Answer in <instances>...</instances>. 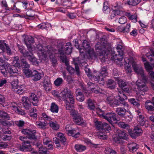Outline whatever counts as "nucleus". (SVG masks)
Listing matches in <instances>:
<instances>
[{"label": "nucleus", "mask_w": 154, "mask_h": 154, "mask_svg": "<svg viewBox=\"0 0 154 154\" xmlns=\"http://www.w3.org/2000/svg\"><path fill=\"white\" fill-rule=\"evenodd\" d=\"M132 66L134 71L138 75H140L142 79V80H138L136 82V85L138 87V89L139 90L140 94L143 95L145 92L148 90V88L145 84L146 79L144 74L143 70L142 68L138 67L137 65L133 64Z\"/></svg>", "instance_id": "obj_1"}, {"label": "nucleus", "mask_w": 154, "mask_h": 154, "mask_svg": "<svg viewBox=\"0 0 154 154\" xmlns=\"http://www.w3.org/2000/svg\"><path fill=\"white\" fill-rule=\"evenodd\" d=\"M24 41L27 47L28 51L25 50L23 46L19 45L17 46L19 52L24 57H26L29 59L33 55L32 53V47L31 44L33 40L32 38H29L28 36H25Z\"/></svg>", "instance_id": "obj_2"}, {"label": "nucleus", "mask_w": 154, "mask_h": 154, "mask_svg": "<svg viewBox=\"0 0 154 154\" xmlns=\"http://www.w3.org/2000/svg\"><path fill=\"white\" fill-rule=\"evenodd\" d=\"M62 96L63 99L65 101L66 109L67 110H69L72 107V105L74 103V99L73 94L70 90L67 88H65L62 92Z\"/></svg>", "instance_id": "obj_3"}, {"label": "nucleus", "mask_w": 154, "mask_h": 154, "mask_svg": "<svg viewBox=\"0 0 154 154\" xmlns=\"http://www.w3.org/2000/svg\"><path fill=\"white\" fill-rule=\"evenodd\" d=\"M122 46L120 45H118L116 47V50L118 54H115L114 52L111 55V59L114 61L117 64L120 66L123 65L122 62L123 58L124 53L122 50Z\"/></svg>", "instance_id": "obj_4"}, {"label": "nucleus", "mask_w": 154, "mask_h": 154, "mask_svg": "<svg viewBox=\"0 0 154 154\" xmlns=\"http://www.w3.org/2000/svg\"><path fill=\"white\" fill-rule=\"evenodd\" d=\"M107 74L106 68L104 67H102L101 68L100 73L98 72H95L93 75V77H92V80L97 81L99 84L103 85L105 83L103 78Z\"/></svg>", "instance_id": "obj_5"}, {"label": "nucleus", "mask_w": 154, "mask_h": 154, "mask_svg": "<svg viewBox=\"0 0 154 154\" xmlns=\"http://www.w3.org/2000/svg\"><path fill=\"white\" fill-rule=\"evenodd\" d=\"M99 112L101 113L100 115H102L103 118L106 120L111 124H112L113 122L115 121H118L119 120L116 118V113L113 112H111L105 114L100 109H99L97 112V113Z\"/></svg>", "instance_id": "obj_6"}, {"label": "nucleus", "mask_w": 154, "mask_h": 154, "mask_svg": "<svg viewBox=\"0 0 154 154\" xmlns=\"http://www.w3.org/2000/svg\"><path fill=\"white\" fill-rule=\"evenodd\" d=\"M64 46V45L63 43L59 44L57 46L58 54H60V56L61 55V54L60 53L59 51H60L63 52V53L61 55H62V54L65 55L64 54V52L65 54L67 55L70 54L72 52V47L70 42H69L66 43L63 50Z\"/></svg>", "instance_id": "obj_7"}, {"label": "nucleus", "mask_w": 154, "mask_h": 154, "mask_svg": "<svg viewBox=\"0 0 154 154\" xmlns=\"http://www.w3.org/2000/svg\"><path fill=\"white\" fill-rule=\"evenodd\" d=\"M106 102L111 106H117L119 105V102L112 94L106 95L105 100Z\"/></svg>", "instance_id": "obj_8"}, {"label": "nucleus", "mask_w": 154, "mask_h": 154, "mask_svg": "<svg viewBox=\"0 0 154 154\" xmlns=\"http://www.w3.org/2000/svg\"><path fill=\"white\" fill-rule=\"evenodd\" d=\"M60 54L62 55V52L60 51H59ZM60 58L61 60L63 63H65V65L67 66L66 70L68 71V72L71 74H73L75 72V69L74 68L70 66L69 65V61L66 58V57L65 55L62 54L60 57Z\"/></svg>", "instance_id": "obj_9"}, {"label": "nucleus", "mask_w": 154, "mask_h": 154, "mask_svg": "<svg viewBox=\"0 0 154 154\" xmlns=\"http://www.w3.org/2000/svg\"><path fill=\"white\" fill-rule=\"evenodd\" d=\"M110 47V43L106 41L102 40L101 42H98L95 45L96 49L103 51H106V49L108 50Z\"/></svg>", "instance_id": "obj_10"}, {"label": "nucleus", "mask_w": 154, "mask_h": 154, "mask_svg": "<svg viewBox=\"0 0 154 154\" xmlns=\"http://www.w3.org/2000/svg\"><path fill=\"white\" fill-rule=\"evenodd\" d=\"M21 132L23 134L26 135L27 137L29 139H36V137L35 136V134L36 133L35 130L27 128L23 129Z\"/></svg>", "instance_id": "obj_11"}, {"label": "nucleus", "mask_w": 154, "mask_h": 154, "mask_svg": "<svg viewBox=\"0 0 154 154\" xmlns=\"http://www.w3.org/2000/svg\"><path fill=\"white\" fill-rule=\"evenodd\" d=\"M143 133V131L140 126L137 125L135 127L133 131L131 129V131L129 133V135L133 139H135L137 137L141 135Z\"/></svg>", "instance_id": "obj_12"}, {"label": "nucleus", "mask_w": 154, "mask_h": 154, "mask_svg": "<svg viewBox=\"0 0 154 154\" xmlns=\"http://www.w3.org/2000/svg\"><path fill=\"white\" fill-rule=\"evenodd\" d=\"M94 121L96 128L98 130L103 129L109 130L111 129L109 125L105 122L102 123L101 122L98 121L97 119H95Z\"/></svg>", "instance_id": "obj_13"}, {"label": "nucleus", "mask_w": 154, "mask_h": 154, "mask_svg": "<svg viewBox=\"0 0 154 154\" xmlns=\"http://www.w3.org/2000/svg\"><path fill=\"white\" fill-rule=\"evenodd\" d=\"M44 76V74L43 72H39L36 70H33L32 71V77L35 81L39 80Z\"/></svg>", "instance_id": "obj_14"}, {"label": "nucleus", "mask_w": 154, "mask_h": 154, "mask_svg": "<svg viewBox=\"0 0 154 154\" xmlns=\"http://www.w3.org/2000/svg\"><path fill=\"white\" fill-rule=\"evenodd\" d=\"M5 65L7 68L8 72L10 74L17 73L18 70L17 66L14 65L11 66L10 64L7 62L5 63Z\"/></svg>", "instance_id": "obj_15"}, {"label": "nucleus", "mask_w": 154, "mask_h": 154, "mask_svg": "<svg viewBox=\"0 0 154 154\" xmlns=\"http://www.w3.org/2000/svg\"><path fill=\"white\" fill-rule=\"evenodd\" d=\"M22 145L20 146V150L23 151H27L31 149V146L30 142L29 141H27L25 142H23Z\"/></svg>", "instance_id": "obj_16"}, {"label": "nucleus", "mask_w": 154, "mask_h": 154, "mask_svg": "<svg viewBox=\"0 0 154 154\" xmlns=\"http://www.w3.org/2000/svg\"><path fill=\"white\" fill-rule=\"evenodd\" d=\"M22 101L24 106L26 109H29L31 108L30 101L27 97H23L22 98Z\"/></svg>", "instance_id": "obj_17"}, {"label": "nucleus", "mask_w": 154, "mask_h": 154, "mask_svg": "<svg viewBox=\"0 0 154 154\" xmlns=\"http://www.w3.org/2000/svg\"><path fill=\"white\" fill-rule=\"evenodd\" d=\"M128 148L130 152H134L139 148V146L135 143H131L128 144Z\"/></svg>", "instance_id": "obj_18"}, {"label": "nucleus", "mask_w": 154, "mask_h": 154, "mask_svg": "<svg viewBox=\"0 0 154 154\" xmlns=\"http://www.w3.org/2000/svg\"><path fill=\"white\" fill-rule=\"evenodd\" d=\"M30 102H32L34 106H37L38 104V100L37 96L34 93H31L30 96Z\"/></svg>", "instance_id": "obj_19"}, {"label": "nucleus", "mask_w": 154, "mask_h": 154, "mask_svg": "<svg viewBox=\"0 0 154 154\" xmlns=\"http://www.w3.org/2000/svg\"><path fill=\"white\" fill-rule=\"evenodd\" d=\"M116 112L119 116L124 117L125 115L126 112H128V110H126V108L123 107H118L116 109Z\"/></svg>", "instance_id": "obj_20"}, {"label": "nucleus", "mask_w": 154, "mask_h": 154, "mask_svg": "<svg viewBox=\"0 0 154 154\" xmlns=\"http://www.w3.org/2000/svg\"><path fill=\"white\" fill-rule=\"evenodd\" d=\"M118 95L116 96V97L121 102H123L127 99V96L124 94L122 90L119 91Z\"/></svg>", "instance_id": "obj_21"}, {"label": "nucleus", "mask_w": 154, "mask_h": 154, "mask_svg": "<svg viewBox=\"0 0 154 154\" xmlns=\"http://www.w3.org/2000/svg\"><path fill=\"white\" fill-rule=\"evenodd\" d=\"M67 134L68 135L72 136L75 138L79 137L80 135V133L79 132H77L76 130L74 128H72Z\"/></svg>", "instance_id": "obj_22"}, {"label": "nucleus", "mask_w": 154, "mask_h": 154, "mask_svg": "<svg viewBox=\"0 0 154 154\" xmlns=\"http://www.w3.org/2000/svg\"><path fill=\"white\" fill-rule=\"evenodd\" d=\"M118 135L120 138L127 140L128 139V134L123 130H118Z\"/></svg>", "instance_id": "obj_23"}, {"label": "nucleus", "mask_w": 154, "mask_h": 154, "mask_svg": "<svg viewBox=\"0 0 154 154\" xmlns=\"http://www.w3.org/2000/svg\"><path fill=\"white\" fill-rule=\"evenodd\" d=\"M26 91V88L24 85H22L18 87L17 89L14 90L15 92L19 94H21Z\"/></svg>", "instance_id": "obj_24"}, {"label": "nucleus", "mask_w": 154, "mask_h": 154, "mask_svg": "<svg viewBox=\"0 0 154 154\" xmlns=\"http://www.w3.org/2000/svg\"><path fill=\"white\" fill-rule=\"evenodd\" d=\"M106 83L108 88L110 89H114L116 87V82L114 81L111 79L108 80Z\"/></svg>", "instance_id": "obj_25"}, {"label": "nucleus", "mask_w": 154, "mask_h": 154, "mask_svg": "<svg viewBox=\"0 0 154 154\" xmlns=\"http://www.w3.org/2000/svg\"><path fill=\"white\" fill-rule=\"evenodd\" d=\"M103 12L106 14H108L110 12V8L107 1H105L103 3Z\"/></svg>", "instance_id": "obj_26"}, {"label": "nucleus", "mask_w": 154, "mask_h": 154, "mask_svg": "<svg viewBox=\"0 0 154 154\" xmlns=\"http://www.w3.org/2000/svg\"><path fill=\"white\" fill-rule=\"evenodd\" d=\"M45 49H44L41 45H39L38 46L37 50L38 51L39 53L41 54L42 55L46 56L47 55L48 52L47 51H45Z\"/></svg>", "instance_id": "obj_27"}, {"label": "nucleus", "mask_w": 154, "mask_h": 154, "mask_svg": "<svg viewBox=\"0 0 154 154\" xmlns=\"http://www.w3.org/2000/svg\"><path fill=\"white\" fill-rule=\"evenodd\" d=\"M119 126L122 128L126 129L129 134L130 131H131V129L130 128V126L129 125L125 124L124 122H119L118 123Z\"/></svg>", "instance_id": "obj_28"}, {"label": "nucleus", "mask_w": 154, "mask_h": 154, "mask_svg": "<svg viewBox=\"0 0 154 154\" xmlns=\"http://www.w3.org/2000/svg\"><path fill=\"white\" fill-rule=\"evenodd\" d=\"M50 126L53 129L57 130L59 128V125L55 121H51L49 123Z\"/></svg>", "instance_id": "obj_29"}, {"label": "nucleus", "mask_w": 154, "mask_h": 154, "mask_svg": "<svg viewBox=\"0 0 154 154\" xmlns=\"http://www.w3.org/2000/svg\"><path fill=\"white\" fill-rule=\"evenodd\" d=\"M28 113L31 117H33L34 118H37V110L35 108H33L30 109Z\"/></svg>", "instance_id": "obj_30"}, {"label": "nucleus", "mask_w": 154, "mask_h": 154, "mask_svg": "<svg viewBox=\"0 0 154 154\" xmlns=\"http://www.w3.org/2000/svg\"><path fill=\"white\" fill-rule=\"evenodd\" d=\"M59 108L57 105L54 103H51L50 110L53 113H57Z\"/></svg>", "instance_id": "obj_31"}, {"label": "nucleus", "mask_w": 154, "mask_h": 154, "mask_svg": "<svg viewBox=\"0 0 154 154\" xmlns=\"http://www.w3.org/2000/svg\"><path fill=\"white\" fill-rule=\"evenodd\" d=\"M74 148L78 152L84 151L86 149L85 146L79 144H75V146Z\"/></svg>", "instance_id": "obj_32"}, {"label": "nucleus", "mask_w": 154, "mask_h": 154, "mask_svg": "<svg viewBox=\"0 0 154 154\" xmlns=\"http://www.w3.org/2000/svg\"><path fill=\"white\" fill-rule=\"evenodd\" d=\"M153 105L152 103L146 101L145 103V107L149 112L151 111L154 110V106Z\"/></svg>", "instance_id": "obj_33"}, {"label": "nucleus", "mask_w": 154, "mask_h": 154, "mask_svg": "<svg viewBox=\"0 0 154 154\" xmlns=\"http://www.w3.org/2000/svg\"><path fill=\"white\" fill-rule=\"evenodd\" d=\"M0 117L2 119H6L8 120H10L9 114L3 110H0Z\"/></svg>", "instance_id": "obj_34"}, {"label": "nucleus", "mask_w": 154, "mask_h": 154, "mask_svg": "<svg viewBox=\"0 0 154 154\" xmlns=\"http://www.w3.org/2000/svg\"><path fill=\"white\" fill-rule=\"evenodd\" d=\"M86 50L90 58L93 59V58H96V56L93 49L90 48Z\"/></svg>", "instance_id": "obj_35"}, {"label": "nucleus", "mask_w": 154, "mask_h": 154, "mask_svg": "<svg viewBox=\"0 0 154 154\" xmlns=\"http://www.w3.org/2000/svg\"><path fill=\"white\" fill-rule=\"evenodd\" d=\"M7 68H6L4 65H1L0 66V72L4 77L7 76L8 72L7 70Z\"/></svg>", "instance_id": "obj_36"}, {"label": "nucleus", "mask_w": 154, "mask_h": 154, "mask_svg": "<svg viewBox=\"0 0 154 154\" xmlns=\"http://www.w3.org/2000/svg\"><path fill=\"white\" fill-rule=\"evenodd\" d=\"M92 92H94L96 94L100 93L102 94L103 93V90L99 88L98 86L95 85L92 89L91 90Z\"/></svg>", "instance_id": "obj_37"}, {"label": "nucleus", "mask_w": 154, "mask_h": 154, "mask_svg": "<svg viewBox=\"0 0 154 154\" xmlns=\"http://www.w3.org/2000/svg\"><path fill=\"white\" fill-rule=\"evenodd\" d=\"M57 135L61 142L64 143L66 141V139L63 133H59L57 134Z\"/></svg>", "instance_id": "obj_38"}, {"label": "nucleus", "mask_w": 154, "mask_h": 154, "mask_svg": "<svg viewBox=\"0 0 154 154\" xmlns=\"http://www.w3.org/2000/svg\"><path fill=\"white\" fill-rule=\"evenodd\" d=\"M128 101L131 104L137 107H138L140 106V104L137 99L134 98H131L128 99Z\"/></svg>", "instance_id": "obj_39"}, {"label": "nucleus", "mask_w": 154, "mask_h": 154, "mask_svg": "<svg viewBox=\"0 0 154 154\" xmlns=\"http://www.w3.org/2000/svg\"><path fill=\"white\" fill-rule=\"evenodd\" d=\"M74 119L75 122L78 125H80L83 122V119L79 114L75 117L74 118Z\"/></svg>", "instance_id": "obj_40"}, {"label": "nucleus", "mask_w": 154, "mask_h": 154, "mask_svg": "<svg viewBox=\"0 0 154 154\" xmlns=\"http://www.w3.org/2000/svg\"><path fill=\"white\" fill-rule=\"evenodd\" d=\"M36 126L39 128H44L46 126L47 123L45 122L37 121L35 123Z\"/></svg>", "instance_id": "obj_41"}, {"label": "nucleus", "mask_w": 154, "mask_h": 154, "mask_svg": "<svg viewBox=\"0 0 154 154\" xmlns=\"http://www.w3.org/2000/svg\"><path fill=\"white\" fill-rule=\"evenodd\" d=\"M88 107L91 110H94L96 109L94 104L91 100H88Z\"/></svg>", "instance_id": "obj_42"}, {"label": "nucleus", "mask_w": 154, "mask_h": 154, "mask_svg": "<svg viewBox=\"0 0 154 154\" xmlns=\"http://www.w3.org/2000/svg\"><path fill=\"white\" fill-rule=\"evenodd\" d=\"M17 79H16L15 80H14L12 82L11 85L12 86V88L14 91V90L17 89L19 86L18 85Z\"/></svg>", "instance_id": "obj_43"}, {"label": "nucleus", "mask_w": 154, "mask_h": 154, "mask_svg": "<svg viewBox=\"0 0 154 154\" xmlns=\"http://www.w3.org/2000/svg\"><path fill=\"white\" fill-rule=\"evenodd\" d=\"M8 45V44L5 43L4 41L0 40V49L3 52L5 51L6 48Z\"/></svg>", "instance_id": "obj_44"}, {"label": "nucleus", "mask_w": 154, "mask_h": 154, "mask_svg": "<svg viewBox=\"0 0 154 154\" xmlns=\"http://www.w3.org/2000/svg\"><path fill=\"white\" fill-rule=\"evenodd\" d=\"M13 65L16 66H20L19 60V57L18 56H16L14 57V60L12 62V63Z\"/></svg>", "instance_id": "obj_45"}, {"label": "nucleus", "mask_w": 154, "mask_h": 154, "mask_svg": "<svg viewBox=\"0 0 154 154\" xmlns=\"http://www.w3.org/2000/svg\"><path fill=\"white\" fill-rule=\"evenodd\" d=\"M106 154H117V152L112 149L107 148L104 150Z\"/></svg>", "instance_id": "obj_46"}, {"label": "nucleus", "mask_w": 154, "mask_h": 154, "mask_svg": "<svg viewBox=\"0 0 154 154\" xmlns=\"http://www.w3.org/2000/svg\"><path fill=\"white\" fill-rule=\"evenodd\" d=\"M50 26V24L49 23H42L38 26L39 28L46 29Z\"/></svg>", "instance_id": "obj_47"}, {"label": "nucleus", "mask_w": 154, "mask_h": 154, "mask_svg": "<svg viewBox=\"0 0 154 154\" xmlns=\"http://www.w3.org/2000/svg\"><path fill=\"white\" fill-rule=\"evenodd\" d=\"M82 46L85 50H87L90 48L89 42L86 40H84L82 42Z\"/></svg>", "instance_id": "obj_48"}, {"label": "nucleus", "mask_w": 154, "mask_h": 154, "mask_svg": "<svg viewBox=\"0 0 154 154\" xmlns=\"http://www.w3.org/2000/svg\"><path fill=\"white\" fill-rule=\"evenodd\" d=\"M120 14V12L118 10L113 11L111 13L110 16L109 18L112 19L114 18L116 15H118Z\"/></svg>", "instance_id": "obj_49"}, {"label": "nucleus", "mask_w": 154, "mask_h": 154, "mask_svg": "<svg viewBox=\"0 0 154 154\" xmlns=\"http://www.w3.org/2000/svg\"><path fill=\"white\" fill-rule=\"evenodd\" d=\"M118 84L120 88H121L122 89L126 86H127V83L124 81L120 79L119 80L118 82Z\"/></svg>", "instance_id": "obj_50"}, {"label": "nucleus", "mask_w": 154, "mask_h": 154, "mask_svg": "<svg viewBox=\"0 0 154 154\" xmlns=\"http://www.w3.org/2000/svg\"><path fill=\"white\" fill-rule=\"evenodd\" d=\"M63 79L61 78H58L54 81V84L57 86H60L63 82Z\"/></svg>", "instance_id": "obj_51"}, {"label": "nucleus", "mask_w": 154, "mask_h": 154, "mask_svg": "<svg viewBox=\"0 0 154 154\" xmlns=\"http://www.w3.org/2000/svg\"><path fill=\"white\" fill-rule=\"evenodd\" d=\"M32 71L28 69L23 70L24 73L28 77H32Z\"/></svg>", "instance_id": "obj_52"}, {"label": "nucleus", "mask_w": 154, "mask_h": 154, "mask_svg": "<svg viewBox=\"0 0 154 154\" xmlns=\"http://www.w3.org/2000/svg\"><path fill=\"white\" fill-rule=\"evenodd\" d=\"M128 114H127V115L125 116V119L126 121L128 122H130L132 119L133 118V116L132 115L131 112L129 111H128Z\"/></svg>", "instance_id": "obj_53"}, {"label": "nucleus", "mask_w": 154, "mask_h": 154, "mask_svg": "<svg viewBox=\"0 0 154 154\" xmlns=\"http://www.w3.org/2000/svg\"><path fill=\"white\" fill-rule=\"evenodd\" d=\"M127 22V18L124 16H122L119 19V22L120 24H123Z\"/></svg>", "instance_id": "obj_54"}, {"label": "nucleus", "mask_w": 154, "mask_h": 154, "mask_svg": "<svg viewBox=\"0 0 154 154\" xmlns=\"http://www.w3.org/2000/svg\"><path fill=\"white\" fill-rule=\"evenodd\" d=\"M47 149L43 147H41L39 148V152L40 154H46L47 153Z\"/></svg>", "instance_id": "obj_55"}, {"label": "nucleus", "mask_w": 154, "mask_h": 154, "mask_svg": "<svg viewBox=\"0 0 154 154\" xmlns=\"http://www.w3.org/2000/svg\"><path fill=\"white\" fill-rule=\"evenodd\" d=\"M128 16L129 17V19L132 20L134 22H137V17L136 15L134 14L131 15L130 13L128 14Z\"/></svg>", "instance_id": "obj_56"}, {"label": "nucleus", "mask_w": 154, "mask_h": 154, "mask_svg": "<svg viewBox=\"0 0 154 154\" xmlns=\"http://www.w3.org/2000/svg\"><path fill=\"white\" fill-rule=\"evenodd\" d=\"M145 68L149 72V71H151L152 68V66L149 65V63L148 62H146L144 63Z\"/></svg>", "instance_id": "obj_57"}, {"label": "nucleus", "mask_w": 154, "mask_h": 154, "mask_svg": "<svg viewBox=\"0 0 154 154\" xmlns=\"http://www.w3.org/2000/svg\"><path fill=\"white\" fill-rule=\"evenodd\" d=\"M16 4H15V2L14 3L13 7L10 8L11 10L13 11L14 12H16L17 13H20V10L19 8H18L16 7Z\"/></svg>", "instance_id": "obj_58"}, {"label": "nucleus", "mask_w": 154, "mask_h": 154, "mask_svg": "<svg viewBox=\"0 0 154 154\" xmlns=\"http://www.w3.org/2000/svg\"><path fill=\"white\" fill-rule=\"evenodd\" d=\"M24 122L22 120L17 121L15 122V124L19 128L23 127L24 126Z\"/></svg>", "instance_id": "obj_59"}, {"label": "nucleus", "mask_w": 154, "mask_h": 154, "mask_svg": "<svg viewBox=\"0 0 154 154\" xmlns=\"http://www.w3.org/2000/svg\"><path fill=\"white\" fill-rule=\"evenodd\" d=\"M130 24L128 23L127 24L125 27H124V33H127L130 31Z\"/></svg>", "instance_id": "obj_60"}, {"label": "nucleus", "mask_w": 154, "mask_h": 154, "mask_svg": "<svg viewBox=\"0 0 154 154\" xmlns=\"http://www.w3.org/2000/svg\"><path fill=\"white\" fill-rule=\"evenodd\" d=\"M50 84V80L48 78H45L43 82V84L44 87L48 86Z\"/></svg>", "instance_id": "obj_61"}, {"label": "nucleus", "mask_w": 154, "mask_h": 154, "mask_svg": "<svg viewBox=\"0 0 154 154\" xmlns=\"http://www.w3.org/2000/svg\"><path fill=\"white\" fill-rule=\"evenodd\" d=\"M1 138L4 141L9 140L12 138V136L11 135H3Z\"/></svg>", "instance_id": "obj_62"}, {"label": "nucleus", "mask_w": 154, "mask_h": 154, "mask_svg": "<svg viewBox=\"0 0 154 154\" xmlns=\"http://www.w3.org/2000/svg\"><path fill=\"white\" fill-rule=\"evenodd\" d=\"M42 116L45 120H47L50 122L52 119L51 117L47 115L45 113H43L42 114Z\"/></svg>", "instance_id": "obj_63"}, {"label": "nucleus", "mask_w": 154, "mask_h": 154, "mask_svg": "<svg viewBox=\"0 0 154 154\" xmlns=\"http://www.w3.org/2000/svg\"><path fill=\"white\" fill-rule=\"evenodd\" d=\"M34 12L32 10H29L26 12V15L29 17H34L35 14Z\"/></svg>", "instance_id": "obj_64"}]
</instances>
